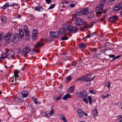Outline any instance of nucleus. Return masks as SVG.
<instances>
[{"label": "nucleus", "instance_id": "obj_26", "mask_svg": "<svg viewBox=\"0 0 122 122\" xmlns=\"http://www.w3.org/2000/svg\"><path fill=\"white\" fill-rule=\"evenodd\" d=\"M18 71L16 70H15L14 71V74L15 75V77H16L17 78H19L20 77L18 76Z\"/></svg>", "mask_w": 122, "mask_h": 122}, {"label": "nucleus", "instance_id": "obj_25", "mask_svg": "<svg viewBox=\"0 0 122 122\" xmlns=\"http://www.w3.org/2000/svg\"><path fill=\"white\" fill-rule=\"evenodd\" d=\"M92 75V72H91L89 73H87L85 75L83 76L86 79L89 76H91Z\"/></svg>", "mask_w": 122, "mask_h": 122}, {"label": "nucleus", "instance_id": "obj_19", "mask_svg": "<svg viewBox=\"0 0 122 122\" xmlns=\"http://www.w3.org/2000/svg\"><path fill=\"white\" fill-rule=\"evenodd\" d=\"M71 95L69 93H67L65 95L63 98V99L64 100H66L70 98Z\"/></svg>", "mask_w": 122, "mask_h": 122}, {"label": "nucleus", "instance_id": "obj_61", "mask_svg": "<svg viewBox=\"0 0 122 122\" xmlns=\"http://www.w3.org/2000/svg\"><path fill=\"white\" fill-rule=\"evenodd\" d=\"M29 107H30V108H31V109H33V110H34L33 107L31 105H30L29 106Z\"/></svg>", "mask_w": 122, "mask_h": 122}, {"label": "nucleus", "instance_id": "obj_63", "mask_svg": "<svg viewBox=\"0 0 122 122\" xmlns=\"http://www.w3.org/2000/svg\"><path fill=\"white\" fill-rule=\"evenodd\" d=\"M20 78H17V77H16L15 80V81H17V80H18L19 79V80L20 79Z\"/></svg>", "mask_w": 122, "mask_h": 122}, {"label": "nucleus", "instance_id": "obj_2", "mask_svg": "<svg viewBox=\"0 0 122 122\" xmlns=\"http://www.w3.org/2000/svg\"><path fill=\"white\" fill-rule=\"evenodd\" d=\"M15 54V52L13 50H8L6 52V53L2 54L0 58V60H2L4 59L11 58L12 59H15V58L13 56Z\"/></svg>", "mask_w": 122, "mask_h": 122}, {"label": "nucleus", "instance_id": "obj_38", "mask_svg": "<svg viewBox=\"0 0 122 122\" xmlns=\"http://www.w3.org/2000/svg\"><path fill=\"white\" fill-rule=\"evenodd\" d=\"M55 4H51L49 6L47 10H51L53 9L55 6Z\"/></svg>", "mask_w": 122, "mask_h": 122}, {"label": "nucleus", "instance_id": "obj_11", "mask_svg": "<svg viewBox=\"0 0 122 122\" xmlns=\"http://www.w3.org/2000/svg\"><path fill=\"white\" fill-rule=\"evenodd\" d=\"M38 31L36 29H34L32 32V36L33 39L36 40L37 38Z\"/></svg>", "mask_w": 122, "mask_h": 122}, {"label": "nucleus", "instance_id": "obj_8", "mask_svg": "<svg viewBox=\"0 0 122 122\" xmlns=\"http://www.w3.org/2000/svg\"><path fill=\"white\" fill-rule=\"evenodd\" d=\"M23 28L26 35V38H29L30 36V32L28 30L27 26L26 25L24 26H23Z\"/></svg>", "mask_w": 122, "mask_h": 122}, {"label": "nucleus", "instance_id": "obj_64", "mask_svg": "<svg viewBox=\"0 0 122 122\" xmlns=\"http://www.w3.org/2000/svg\"><path fill=\"white\" fill-rule=\"evenodd\" d=\"M104 17H103L101 19L99 20L100 21H103L104 20Z\"/></svg>", "mask_w": 122, "mask_h": 122}, {"label": "nucleus", "instance_id": "obj_22", "mask_svg": "<svg viewBox=\"0 0 122 122\" xmlns=\"http://www.w3.org/2000/svg\"><path fill=\"white\" fill-rule=\"evenodd\" d=\"M62 55L66 57L64 58V60H68L70 57V56H67V54L66 53H63L62 54Z\"/></svg>", "mask_w": 122, "mask_h": 122}, {"label": "nucleus", "instance_id": "obj_40", "mask_svg": "<svg viewBox=\"0 0 122 122\" xmlns=\"http://www.w3.org/2000/svg\"><path fill=\"white\" fill-rule=\"evenodd\" d=\"M99 48V47L98 48H93L91 49V51L92 52H95L97 51V50L98 48Z\"/></svg>", "mask_w": 122, "mask_h": 122}, {"label": "nucleus", "instance_id": "obj_52", "mask_svg": "<svg viewBox=\"0 0 122 122\" xmlns=\"http://www.w3.org/2000/svg\"><path fill=\"white\" fill-rule=\"evenodd\" d=\"M109 56L110 57L113 58V60H114V55L110 54L109 55Z\"/></svg>", "mask_w": 122, "mask_h": 122}, {"label": "nucleus", "instance_id": "obj_51", "mask_svg": "<svg viewBox=\"0 0 122 122\" xmlns=\"http://www.w3.org/2000/svg\"><path fill=\"white\" fill-rule=\"evenodd\" d=\"M22 49L19 48L17 49V51L18 53H20L22 52Z\"/></svg>", "mask_w": 122, "mask_h": 122}, {"label": "nucleus", "instance_id": "obj_29", "mask_svg": "<svg viewBox=\"0 0 122 122\" xmlns=\"http://www.w3.org/2000/svg\"><path fill=\"white\" fill-rule=\"evenodd\" d=\"M95 77V76H94L92 77L88 78H87L86 80V81L87 82L91 81L94 80V78Z\"/></svg>", "mask_w": 122, "mask_h": 122}, {"label": "nucleus", "instance_id": "obj_48", "mask_svg": "<svg viewBox=\"0 0 122 122\" xmlns=\"http://www.w3.org/2000/svg\"><path fill=\"white\" fill-rule=\"evenodd\" d=\"M71 79V77L69 76L67 77L66 79V80L67 81H70Z\"/></svg>", "mask_w": 122, "mask_h": 122}, {"label": "nucleus", "instance_id": "obj_57", "mask_svg": "<svg viewBox=\"0 0 122 122\" xmlns=\"http://www.w3.org/2000/svg\"><path fill=\"white\" fill-rule=\"evenodd\" d=\"M106 85L108 87H109L110 86V82H108L107 83H106Z\"/></svg>", "mask_w": 122, "mask_h": 122}, {"label": "nucleus", "instance_id": "obj_59", "mask_svg": "<svg viewBox=\"0 0 122 122\" xmlns=\"http://www.w3.org/2000/svg\"><path fill=\"white\" fill-rule=\"evenodd\" d=\"M118 18L117 16H115V20H118Z\"/></svg>", "mask_w": 122, "mask_h": 122}, {"label": "nucleus", "instance_id": "obj_20", "mask_svg": "<svg viewBox=\"0 0 122 122\" xmlns=\"http://www.w3.org/2000/svg\"><path fill=\"white\" fill-rule=\"evenodd\" d=\"M77 112L80 117H81L83 116L84 112H83L81 109H79L77 111Z\"/></svg>", "mask_w": 122, "mask_h": 122}, {"label": "nucleus", "instance_id": "obj_39", "mask_svg": "<svg viewBox=\"0 0 122 122\" xmlns=\"http://www.w3.org/2000/svg\"><path fill=\"white\" fill-rule=\"evenodd\" d=\"M76 5V3L75 2L73 1L71 3L70 5L71 7H74Z\"/></svg>", "mask_w": 122, "mask_h": 122}, {"label": "nucleus", "instance_id": "obj_10", "mask_svg": "<svg viewBox=\"0 0 122 122\" xmlns=\"http://www.w3.org/2000/svg\"><path fill=\"white\" fill-rule=\"evenodd\" d=\"M14 100L16 102L19 103H22L24 102V101L23 100L22 98L20 97L15 98L14 99Z\"/></svg>", "mask_w": 122, "mask_h": 122}, {"label": "nucleus", "instance_id": "obj_13", "mask_svg": "<svg viewBox=\"0 0 122 122\" xmlns=\"http://www.w3.org/2000/svg\"><path fill=\"white\" fill-rule=\"evenodd\" d=\"M12 34L10 33H8L4 37V39L6 41L7 40L10 39L11 37Z\"/></svg>", "mask_w": 122, "mask_h": 122}, {"label": "nucleus", "instance_id": "obj_23", "mask_svg": "<svg viewBox=\"0 0 122 122\" xmlns=\"http://www.w3.org/2000/svg\"><path fill=\"white\" fill-rule=\"evenodd\" d=\"M92 25L93 24L92 23H91L90 25L88 24H87L86 25H85L82 28L84 30H85V29H87L88 27L91 28L92 26Z\"/></svg>", "mask_w": 122, "mask_h": 122}, {"label": "nucleus", "instance_id": "obj_34", "mask_svg": "<svg viewBox=\"0 0 122 122\" xmlns=\"http://www.w3.org/2000/svg\"><path fill=\"white\" fill-rule=\"evenodd\" d=\"M6 18L5 17H3L1 18V21L3 23H5L6 22Z\"/></svg>", "mask_w": 122, "mask_h": 122}, {"label": "nucleus", "instance_id": "obj_36", "mask_svg": "<svg viewBox=\"0 0 122 122\" xmlns=\"http://www.w3.org/2000/svg\"><path fill=\"white\" fill-rule=\"evenodd\" d=\"M75 86L74 85L71 86L70 88H69V91L71 92H72L75 89Z\"/></svg>", "mask_w": 122, "mask_h": 122}, {"label": "nucleus", "instance_id": "obj_43", "mask_svg": "<svg viewBox=\"0 0 122 122\" xmlns=\"http://www.w3.org/2000/svg\"><path fill=\"white\" fill-rule=\"evenodd\" d=\"M89 92L90 93H92L93 94H96V91L93 90H90Z\"/></svg>", "mask_w": 122, "mask_h": 122}, {"label": "nucleus", "instance_id": "obj_12", "mask_svg": "<svg viewBox=\"0 0 122 122\" xmlns=\"http://www.w3.org/2000/svg\"><path fill=\"white\" fill-rule=\"evenodd\" d=\"M89 11V10L87 8H85L81 9V14L82 15H86Z\"/></svg>", "mask_w": 122, "mask_h": 122}, {"label": "nucleus", "instance_id": "obj_45", "mask_svg": "<svg viewBox=\"0 0 122 122\" xmlns=\"http://www.w3.org/2000/svg\"><path fill=\"white\" fill-rule=\"evenodd\" d=\"M60 119L62 120L65 118V117L64 115L61 114L60 116Z\"/></svg>", "mask_w": 122, "mask_h": 122}, {"label": "nucleus", "instance_id": "obj_4", "mask_svg": "<svg viewBox=\"0 0 122 122\" xmlns=\"http://www.w3.org/2000/svg\"><path fill=\"white\" fill-rule=\"evenodd\" d=\"M104 7L98 5L96 9V12L97 15H100L102 13Z\"/></svg>", "mask_w": 122, "mask_h": 122}, {"label": "nucleus", "instance_id": "obj_3", "mask_svg": "<svg viewBox=\"0 0 122 122\" xmlns=\"http://www.w3.org/2000/svg\"><path fill=\"white\" fill-rule=\"evenodd\" d=\"M9 6H12L14 9H16L18 7V4L17 3H14L12 5H9L8 2H6L2 7V9H5Z\"/></svg>", "mask_w": 122, "mask_h": 122}, {"label": "nucleus", "instance_id": "obj_21", "mask_svg": "<svg viewBox=\"0 0 122 122\" xmlns=\"http://www.w3.org/2000/svg\"><path fill=\"white\" fill-rule=\"evenodd\" d=\"M43 9L42 7L40 6H37L35 8V10H37L38 11H41L43 10Z\"/></svg>", "mask_w": 122, "mask_h": 122}, {"label": "nucleus", "instance_id": "obj_5", "mask_svg": "<svg viewBox=\"0 0 122 122\" xmlns=\"http://www.w3.org/2000/svg\"><path fill=\"white\" fill-rule=\"evenodd\" d=\"M19 36L18 33H15L13 36V37L12 39V41L14 43H17L19 40Z\"/></svg>", "mask_w": 122, "mask_h": 122}, {"label": "nucleus", "instance_id": "obj_15", "mask_svg": "<svg viewBox=\"0 0 122 122\" xmlns=\"http://www.w3.org/2000/svg\"><path fill=\"white\" fill-rule=\"evenodd\" d=\"M43 45V43L41 41H40L37 43L34 46L36 47L40 48Z\"/></svg>", "mask_w": 122, "mask_h": 122}, {"label": "nucleus", "instance_id": "obj_7", "mask_svg": "<svg viewBox=\"0 0 122 122\" xmlns=\"http://www.w3.org/2000/svg\"><path fill=\"white\" fill-rule=\"evenodd\" d=\"M84 22V20L80 18H77L76 19L75 22L76 24L79 26L81 25Z\"/></svg>", "mask_w": 122, "mask_h": 122}, {"label": "nucleus", "instance_id": "obj_58", "mask_svg": "<svg viewBox=\"0 0 122 122\" xmlns=\"http://www.w3.org/2000/svg\"><path fill=\"white\" fill-rule=\"evenodd\" d=\"M61 97H58L56 98L55 99V100L56 101H57L59 100L60 98Z\"/></svg>", "mask_w": 122, "mask_h": 122}, {"label": "nucleus", "instance_id": "obj_9", "mask_svg": "<svg viewBox=\"0 0 122 122\" xmlns=\"http://www.w3.org/2000/svg\"><path fill=\"white\" fill-rule=\"evenodd\" d=\"M30 47H26L24 48L22 52V54L24 56L26 55L28 53L29 51L30 50Z\"/></svg>", "mask_w": 122, "mask_h": 122}, {"label": "nucleus", "instance_id": "obj_14", "mask_svg": "<svg viewBox=\"0 0 122 122\" xmlns=\"http://www.w3.org/2000/svg\"><path fill=\"white\" fill-rule=\"evenodd\" d=\"M22 97L25 98L28 95V91L27 90L23 91L22 92Z\"/></svg>", "mask_w": 122, "mask_h": 122}, {"label": "nucleus", "instance_id": "obj_18", "mask_svg": "<svg viewBox=\"0 0 122 122\" xmlns=\"http://www.w3.org/2000/svg\"><path fill=\"white\" fill-rule=\"evenodd\" d=\"M19 31L20 37V38H21L24 37V33L21 29H19Z\"/></svg>", "mask_w": 122, "mask_h": 122}, {"label": "nucleus", "instance_id": "obj_56", "mask_svg": "<svg viewBox=\"0 0 122 122\" xmlns=\"http://www.w3.org/2000/svg\"><path fill=\"white\" fill-rule=\"evenodd\" d=\"M81 81V78H78L76 80V81L77 82H80Z\"/></svg>", "mask_w": 122, "mask_h": 122}, {"label": "nucleus", "instance_id": "obj_54", "mask_svg": "<svg viewBox=\"0 0 122 122\" xmlns=\"http://www.w3.org/2000/svg\"><path fill=\"white\" fill-rule=\"evenodd\" d=\"M121 56V55L117 56H115V60L120 58Z\"/></svg>", "mask_w": 122, "mask_h": 122}, {"label": "nucleus", "instance_id": "obj_47", "mask_svg": "<svg viewBox=\"0 0 122 122\" xmlns=\"http://www.w3.org/2000/svg\"><path fill=\"white\" fill-rule=\"evenodd\" d=\"M54 110L53 109H52L50 112V115H51L53 114L54 112Z\"/></svg>", "mask_w": 122, "mask_h": 122}, {"label": "nucleus", "instance_id": "obj_60", "mask_svg": "<svg viewBox=\"0 0 122 122\" xmlns=\"http://www.w3.org/2000/svg\"><path fill=\"white\" fill-rule=\"evenodd\" d=\"M63 120L64 122H67V121L66 120L65 117L62 120Z\"/></svg>", "mask_w": 122, "mask_h": 122}, {"label": "nucleus", "instance_id": "obj_16", "mask_svg": "<svg viewBox=\"0 0 122 122\" xmlns=\"http://www.w3.org/2000/svg\"><path fill=\"white\" fill-rule=\"evenodd\" d=\"M78 46L79 48L81 49V50H84L86 47V45L82 43H79L78 45Z\"/></svg>", "mask_w": 122, "mask_h": 122}, {"label": "nucleus", "instance_id": "obj_37", "mask_svg": "<svg viewBox=\"0 0 122 122\" xmlns=\"http://www.w3.org/2000/svg\"><path fill=\"white\" fill-rule=\"evenodd\" d=\"M34 102L36 104L39 105L41 103V102L37 101V99L36 98H34Z\"/></svg>", "mask_w": 122, "mask_h": 122}, {"label": "nucleus", "instance_id": "obj_30", "mask_svg": "<svg viewBox=\"0 0 122 122\" xmlns=\"http://www.w3.org/2000/svg\"><path fill=\"white\" fill-rule=\"evenodd\" d=\"M39 50L38 49L37 50H36L34 49L30 51V54H34L35 52H39Z\"/></svg>", "mask_w": 122, "mask_h": 122}, {"label": "nucleus", "instance_id": "obj_42", "mask_svg": "<svg viewBox=\"0 0 122 122\" xmlns=\"http://www.w3.org/2000/svg\"><path fill=\"white\" fill-rule=\"evenodd\" d=\"M88 99L89 101V103L91 104L92 102V97L90 96H88Z\"/></svg>", "mask_w": 122, "mask_h": 122}, {"label": "nucleus", "instance_id": "obj_55", "mask_svg": "<svg viewBox=\"0 0 122 122\" xmlns=\"http://www.w3.org/2000/svg\"><path fill=\"white\" fill-rule=\"evenodd\" d=\"M81 81H85V80H86V79L84 77V76H83L82 77H81Z\"/></svg>", "mask_w": 122, "mask_h": 122}, {"label": "nucleus", "instance_id": "obj_32", "mask_svg": "<svg viewBox=\"0 0 122 122\" xmlns=\"http://www.w3.org/2000/svg\"><path fill=\"white\" fill-rule=\"evenodd\" d=\"M60 35H61L59 33V31L58 32H55L54 37L56 38H58L60 37Z\"/></svg>", "mask_w": 122, "mask_h": 122}, {"label": "nucleus", "instance_id": "obj_1", "mask_svg": "<svg viewBox=\"0 0 122 122\" xmlns=\"http://www.w3.org/2000/svg\"><path fill=\"white\" fill-rule=\"evenodd\" d=\"M77 28L73 27L71 25H67L66 24H64L62 28L60 29L59 31L61 35H63L67 31L68 32L75 33L77 31Z\"/></svg>", "mask_w": 122, "mask_h": 122}, {"label": "nucleus", "instance_id": "obj_33", "mask_svg": "<svg viewBox=\"0 0 122 122\" xmlns=\"http://www.w3.org/2000/svg\"><path fill=\"white\" fill-rule=\"evenodd\" d=\"M93 113L94 117H96L98 113L97 110L95 108L94 109L93 111Z\"/></svg>", "mask_w": 122, "mask_h": 122}, {"label": "nucleus", "instance_id": "obj_17", "mask_svg": "<svg viewBox=\"0 0 122 122\" xmlns=\"http://www.w3.org/2000/svg\"><path fill=\"white\" fill-rule=\"evenodd\" d=\"M122 9V7H121L119 3L115 6V11H118Z\"/></svg>", "mask_w": 122, "mask_h": 122}, {"label": "nucleus", "instance_id": "obj_27", "mask_svg": "<svg viewBox=\"0 0 122 122\" xmlns=\"http://www.w3.org/2000/svg\"><path fill=\"white\" fill-rule=\"evenodd\" d=\"M108 20L112 23H114V16L108 18Z\"/></svg>", "mask_w": 122, "mask_h": 122}, {"label": "nucleus", "instance_id": "obj_62", "mask_svg": "<svg viewBox=\"0 0 122 122\" xmlns=\"http://www.w3.org/2000/svg\"><path fill=\"white\" fill-rule=\"evenodd\" d=\"M102 98H106V95H105V94H104V95H102Z\"/></svg>", "mask_w": 122, "mask_h": 122}, {"label": "nucleus", "instance_id": "obj_6", "mask_svg": "<svg viewBox=\"0 0 122 122\" xmlns=\"http://www.w3.org/2000/svg\"><path fill=\"white\" fill-rule=\"evenodd\" d=\"M76 95L80 98H85L87 96V93L85 91H82L76 93Z\"/></svg>", "mask_w": 122, "mask_h": 122}, {"label": "nucleus", "instance_id": "obj_41", "mask_svg": "<svg viewBox=\"0 0 122 122\" xmlns=\"http://www.w3.org/2000/svg\"><path fill=\"white\" fill-rule=\"evenodd\" d=\"M69 39L68 37L65 36H62L61 37V39L62 40H66Z\"/></svg>", "mask_w": 122, "mask_h": 122}, {"label": "nucleus", "instance_id": "obj_31", "mask_svg": "<svg viewBox=\"0 0 122 122\" xmlns=\"http://www.w3.org/2000/svg\"><path fill=\"white\" fill-rule=\"evenodd\" d=\"M106 1L105 0H100V4L98 5L104 7V5Z\"/></svg>", "mask_w": 122, "mask_h": 122}, {"label": "nucleus", "instance_id": "obj_53", "mask_svg": "<svg viewBox=\"0 0 122 122\" xmlns=\"http://www.w3.org/2000/svg\"><path fill=\"white\" fill-rule=\"evenodd\" d=\"M46 2L48 4H50L51 3V0H46Z\"/></svg>", "mask_w": 122, "mask_h": 122}, {"label": "nucleus", "instance_id": "obj_28", "mask_svg": "<svg viewBox=\"0 0 122 122\" xmlns=\"http://www.w3.org/2000/svg\"><path fill=\"white\" fill-rule=\"evenodd\" d=\"M122 119L121 116H115V120L116 121H118Z\"/></svg>", "mask_w": 122, "mask_h": 122}, {"label": "nucleus", "instance_id": "obj_35", "mask_svg": "<svg viewBox=\"0 0 122 122\" xmlns=\"http://www.w3.org/2000/svg\"><path fill=\"white\" fill-rule=\"evenodd\" d=\"M81 12H77L74 14V16L75 18H78L80 16Z\"/></svg>", "mask_w": 122, "mask_h": 122}, {"label": "nucleus", "instance_id": "obj_50", "mask_svg": "<svg viewBox=\"0 0 122 122\" xmlns=\"http://www.w3.org/2000/svg\"><path fill=\"white\" fill-rule=\"evenodd\" d=\"M4 37L3 36V34H0V41H1L2 40L3 38Z\"/></svg>", "mask_w": 122, "mask_h": 122}, {"label": "nucleus", "instance_id": "obj_24", "mask_svg": "<svg viewBox=\"0 0 122 122\" xmlns=\"http://www.w3.org/2000/svg\"><path fill=\"white\" fill-rule=\"evenodd\" d=\"M41 114L43 116L45 117H48L50 116L48 115V114H47L45 112H41Z\"/></svg>", "mask_w": 122, "mask_h": 122}, {"label": "nucleus", "instance_id": "obj_46", "mask_svg": "<svg viewBox=\"0 0 122 122\" xmlns=\"http://www.w3.org/2000/svg\"><path fill=\"white\" fill-rule=\"evenodd\" d=\"M83 101L85 102L87 104L88 103V102L87 99L85 97L83 98Z\"/></svg>", "mask_w": 122, "mask_h": 122}, {"label": "nucleus", "instance_id": "obj_49", "mask_svg": "<svg viewBox=\"0 0 122 122\" xmlns=\"http://www.w3.org/2000/svg\"><path fill=\"white\" fill-rule=\"evenodd\" d=\"M30 16L31 17V18H30V21H33L34 19V18L35 17L34 16L32 15H30Z\"/></svg>", "mask_w": 122, "mask_h": 122}, {"label": "nucleus", "instance_id": "obj_44", "mask_svg": "<svg viewBox=\"0 0 122 122\" xmlns=\"http://www.w3.org/2000/svg\"><path fill=\"white\" fill-rule=\"evenodd\" d=\"M55 32H50V34L51 36H53V37H54V35L55 34Z\"/></svg>", "mask_w": 122, "mask_h": 122}]
</instances>
